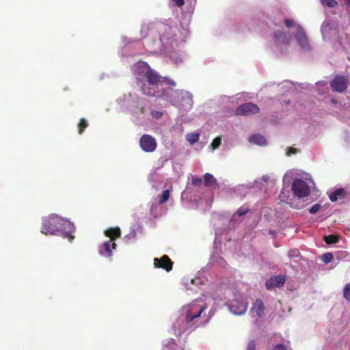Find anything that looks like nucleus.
Listing matches in <instances>:
<instances>
[{
  "label": "nucleus",
  "instance_id": "obj_40",
  "mask_svg": "<svg viewBox=\"0 0 350 350\" xmlns=\"http://www.w3.org/2000/svg\"><path fill=\"white\" fill-rule=\"evenodd\" d=\"M346 5L350 8V0H344Z\"/></svg>",
  "mask_w": 350,
  "mask_h": 350
},
{
  "label": "nucleus",
  "instance_id": "obj_16",
  "mask_svg": "<svg viewBox=\"0 0 350 350\" xmlns=\"http://www.w3.org/2000/svg\"><path fill=\"white\" fill-rule=\"evenodd\" d=\"M158 30L160 34V40H169L172 36V28L166 24H161L158 27Z\"/></svg>",
  "mask_w": 350,
  "mask_h": 350
},
{
  "label": "nucleus",
  "instance_id": "obj_41",
  "mask_svg": "<svg viewBox=\"0 0 350 350\" xmlns=\"http://www.w3.org/2000/svg\"><path fill=\"white\" fill-rule=\"evenodd\" d=\"M331 102H332V103H333V104H334V105L337 104V103H338V102H337V100H336V98H331Z\"/></svg>",
  "mask_w": 350,
  "mask_h": 350
},
{
  "label": "nucleus",
  "instance_id": "obj_14",
  "mask_svg": "<svg viewBox=\"0 0 350 350\" xmlns=\"http://www.w3.org/2000/svg\"><path fill=\"white\" fill-rule=\"evenodd\" d=\"M117 245L115 242L111 241H107L105 242L99 249V253L100 255L110 257L112 256V249L116 250Z\"/></svg>",
  "mask_w": 350,
  "mask_h": 350
},
{
  "label": "nucleus",
  "instance_id": "obj_1",
  "mask_svg": "<svg viewBox=\"0 0 350 350\" xmlns=\"http://www.w3.org/2000/svg\"><path fill=\"white\" fill-rule=\"evenodd\" d=\"M133 72L137 81H142L143 79L146 80V83L141 86V92L147 96L163 98L174 105L178 102V94L187 95L180 90H174L172 88L160 89L159 85H162V76L145 62H137L133 67Z\"/></svg>",
  "mask_w": 350,
  "mask_h": 350
},
{
  "label": "nucleus",
  "instance_id": "obj_4",
  "mask_svg": "<svg viewBox=\"0 0 350 350\" xmlns=\"http://www.w3.org/2000/svg\"><path fill=\"white\" fill-rule=\"evenodd\" d=\"M248 303L241 299L232 300L228 304L230 311L236 315L245 314L247 309Z\"/></svg>",
  "mask_w": 350,
  "mask_h": 350
},
{
  "label": "nucleus",
  "instance_id": "obj_17",
  "mask_svg": "<svg viewBox=\"0 0 350 350\" xmlns=\"http://www.w3.org/2000/svg\"><path fill=\"white\" fill-rule=\"evenodd\" d=\"M106 237H109V241L114 242V241L121 236V231L120 228H110L105 231Z\"/></svg>",
  "mask_w": 350,
  "mask_h": 350
},
{
  "label": "nucleus",
  "instance_id": "obj_21",
  "mask_svg": "<svg viewBox=\"0 0 350 350\" xmlns=\"http://www.w3.org/2000/svg\"><path fill=\"white\" fill-rule=\"evenodd\" d=\"M170 196V189H166V190L163 191L162 192L161 195H160L159 196V204H163L165 203L169 200Z\"/></svg>",
  "mask_w": 350,
  "mask_h": 350
},
{
  "label": "nucleus",
  "instance_id": "obj_11",
  "mask_svg": "<svg viewBox=\"0 0 350 350\" xmlns=\"http://www.w3.org/2000/svg\"><path fill=\"white\" fill-rule=\"evenodd\" d=\"M295 38L302 49H309L310 46H309L308 38L306 36V33L304 29L299 26L298 27V28L297 29V31L295 33Z\"/></svg>",
  "mask_w": 350,
  "mask_h": 350
},
{
  "label": "nucleus",
  "instance_id": "obj_20",
  "mask_svg": "<svg viewBox=\"0 0 350 350\" xmlns=\"http://www.w3.org/2000/svg\"><path fill=\"white\" fill-rule=\"evenodd\" d=\"M217 182L215 178L209 173H206L204 176V184L205 186L208 187Z\"/></svg>",
  "mask_w": 350,
  "mask_h": 350
},
{
  "label": "nucleus",
  "instance_id": "obj_2",
  "mask_svg": "<svg viewBox=\"0 0 350 350\" xmlns=\"http://www.w3.org/2000/svg\"><path fill=\"white\" fill-rule=\"evenodd\" d=\"M60 231L64 238L68 239L70 241L74 239L73 234L75 232V227L72 223L65 221L61 217L54 214L42 219L40 230L42 234L53 235Z\"/></svg>",
  "mask_w": 350,
  "mask_h": 350
},
{
  "label": "nucleus",
  "instance_id": "obj_32",
  "mask_svg": "<svg viewBox=\"0 0 350 350\" xmlns=\"http://www.w3.org/2000/svg\"><path fill=\"white\" fill-rule=\"evenodd\" d=\"M321 205L319 204H315L310 208L309 212L311 214H315L319 211Z\"/></svg>",
  "mask_w": 350,
  "mask_h": 350
},
{
  "label": "nucleus",
  "instance_id": "obj_37",
  "mask_svg": "<svg viewBox=\"0 0 350 350\" xmlns=\"http://www.w3.org/2000/svg\"><path fill=\"white\" fill-rule=\"evenodd\" d=\"M172 1L179 8L183 7L185 5L184 0H172Z\"/></svg>",
  "mask_w": 350,
  "mask_h": 350
},
{
  "label": "nucleus",
  "instance_id": "obj_18",
  "mask_svg": "<svg viewBox=\"0 0 350 350\" xmlns=\"http://www.w3.org/2000/svg\"><path fill=\"white\" fill-rule=\"evenodd\" d=\"M346 196V191L342 188L336 189L335 191L332 192L329 198L331 202H336L339 198H344Z\"/></svg>",
  "mask_w": 350,
  "mask_h": 350
},
{
  "label": "nucleus",
  "instance_id": "obj_28",
  "mask_svg": "<svg viewBox=\"0 0 350 350\" xmlns=\"http://www.w3.org/2000/svg\"><path fill=\"white\" fill-rule=\"evenodd\" d=\"M249 208L247 206H241L236 212V214L239 216H243L249 212Z\"/></svg>",
  "mask_w": 350,
  "mask_h": 350
},
{
  "label": "nucleus",
  "instance_id": "obj_6",
  "mask_svg": "<svg viewBox=\"0 0 350 350\" xmlns=\"http://www.w3.org/2000/svg\"><path fill=\"white\" fill-rule=\"evenodd\" d=\"M139 145L141 148L146 152H152L157 148V142L155 139L149 135H143L139 139Z\"/></svg>",
  "mask_w": 350,
  "mask_h": 350
},
{
  "label": "nucleus",
  "instance_id": "obj_25",
  "mask_svg": "<svg viewBox=\"0 0 350 350\" xmlns=\"http://www.w3.org/2000/svg\"><path fill=\"white\" fill-rule=\"evenodd\" d=\"M343 297L347 301H350V282L346 284L344 287Z\"/></svg>",
  "mask_w": 350,
  "mask_h": 350
},
{
  "label": "nucleus",
  "instance_id": "obj_19",
  "mask_svg": "<svg viewBox=\"0 0 350 350\" xmlns=\"http://www.w3.org/2000/svg\"><path fill=\"white\" fill-rule=\"evenodd\" d=\"M249 141L251 143L256 144L260 146L265 145L267 144L266 139L264 136L260 134H255L250 137Z\"/></svg>",
  "mask_w": 350,
  "mask_h": 350
},
{
  "label": "nucleus",
  "instance_id": "obj_38",
  "mask_svg": "<svg viewBox=\"0 0 350 350\" xmlns=\"http://www.w3.org/2000/svg\"><path fill=\"white\" fill-rule=\"evenodd\" d=\"M273 350H287V348L282 344H278L273 347Z\"/></svg>",
  "mask_w": 350,
  "mask_h": 350
},
{
  "label": "nucleus",
  "instance_id": "obj_9",
  "mask_svg": "<svg viewBox=\"0 0 350 350\" xmlns=\"http://www.w3.org/2000/svg\"><path fill=\"white\" fill-rule=\"evenodd\" d=\"M173 262L167 255H163L160 258H154V267L155 268H161L169 272L172 269Z\"/></svg>",
  "mask_w": 350,
  "mask_h": 350
},
{
  "label": "nucleus",
  "instance_id": "obj_13",
  "mask_svg": "<svg viewBox=\"0 0 350 350\" xmlns=\"http://www.w3.org/2000/svg\"><path fill=\"white\" fill-rule=\"evenodd\" d=\"M265 306L263 301L260 299H256L251 309L252 317L256 316L262 318L265 316Z\"/></svg>",
  "mask_w": 350,
  "mask_h": 350
},
{
  "label": "nucleus",
  "instance_id": "obj_3",
  "mask_svg": "<svg viewBox=\"0 0 350 350\" xmlns=\"http://www.w3.org/2000/svg\"><path fill=\"white\" fill-rule=\"evenodd\" d=\"M292 191L295 196L303 198L309 196L310 187L301 178H296L292 184Z\"/></svg>",
  "mask_w": 350,
  "mask_h": 350
},
{
  "label": "nucleus",
  "instance_id": "obj_29",
  "mask_svg": "<svg viewBox=\"0 0 350 350\" xmlns=\"http://www.w3.org/2000/svg\"><path fill=\"white\" fill-rule=\"evenodd\" d=\"M333 259V255L332 253H325L322 256V260L325 262V263H328L329 262H331Z\"/></svg>",
  "mask_w": 350,
  "mask_h": 350
},
{
  "label": "nucleus",
  "instance_id": "obj_15",
  "mask_svg": "<svg viewBox=\"0 0 350 350\" xmlns=\"http://www.w3.org/2000/svg\"><path fill=\"white\" fill-rule=\"evenodd\" d=\"M291 38V35L284 31L278 30L274 32V40L280 44L288 45Z\"/></svg>",
  "mask_w": 350,
  "mask_h": 350
},
{
  "label": "nucleus",
  "instance_id": "obj_34",
  "mask_svg": "<svg viewBox=\"0 0 350 350\" xmlns=\"http://www.w3.org/2000/svg\"><path fill=\"white\" fill-rule=\"evenodd\" d=\"M202 180L200 178L193 177L191 179V184L194 186H200L201 185Z\"/></svg>",
  "mask_w": 350,
  "mask_h": 350
},
{
  "label": "nucleus",
  "instance_id": "obj_36",
  "mask_svg": "<svg viewBox=\"0 0 350 350\" xmlns=\"http://www.w3.org/2000/svg\"><path fill=\"white\" fill-rule=\"evenodd\" d=\"M151 115L154 118L159 119L160 118H161L163 113L161 111H152L151 112Z\"/></svg>",
  "mask_w": 350,
  "mask_h": 350
},
{
  "label": "nucleus",
  "instance_id": "obj_35",
  "mask_svg": "<svg viewBox=\"0 0 350 350\" xmlns=\"http://www.w3.org/2000/svg\"><path fill=\"white\" fill-rule=\"evenodd\" d=\"M256 342L254 340H250L247 345V350H256Z\"/></svg>",
  "mask_w": 350,
  "mask_h": 350
},
{
  "label": "nucleus",
  "instance_id": "obj_39",
  "mask_svg": "<svg viewBox=\"0 0 350 350\" xmlns=\"http://www.w3.org/2000/svg\"><path fill=\"white\" fill-rule=\"evenodd\" d=\"M297 152V149H296L295 148H289L288 152H287V155L290 156L291 154H295Z\"/></svg>",
  "mask_w": 350,
  "mask_h": 350
},
{
  "label": "nucleus",
  "instance_id": "obj_8",
  "mask_svg": "<svg viewBox=\"0 0 350 350\" xmlns=\"http://www.w3.org/2000/svg\"><path fill=\"white\" fill-rule=\"evenodd\" d=\"M330 85L333 91L342 93L347 88L348 80L344 76L337 75L334 77Z\"/></svg>",
  "mask_w": 350,
  "mask_h": 350
},
{
  "label": "nucleus",
  "instance_id": "obj_31",
  "mask_svg": "<svg viewBox=\"0 0 350 350\" xmlns=\"http://www.w3.org/2000/svg\"><path fill=\"white\" fill-rule=\"evenodd\" d=\"M300 256V252L297 249H291L288 251V256L289 257H298Z\"/></svg>",
  "mask_w": 350,
  "mask_h": 350
},
{
  "label": "nucleus",
  "instance_id": "obj_33",
  "mask_svg": "<svg viewBox=\"0 0 350 350\" xmlns=\"http://www.w3.org/2000/svg\"><path fill=\"white\" fill-rule=\"evenodd\" d=\"M199 139V135L198 133H192L191 135V137L188 139V141L190 142V143L193 144L196 142H198Z\"/></svg>",
  "mask_w": 350,
  "mask_h": 350
},
{
  "label": "nucleus",
  "instance_id": "obj_22",
  "mask_svg": "<svg viewBox=\"0 0 350 350\" xmlns=\"http://www.w3.org/2000/svg\"><path fill=\"white\" fill-rule=\"evenodd\" d=\"M88 126V122L85 118H81L78 124V133L81 135L84 130Z\"/></svg>",
  "mask_w": 350,
  "mask_h": 350
},
{
  "label": "nucleus",
  "instance_id": "obj_30",
  "mask_svg": "<svg viewBox=\"0 0 350 350\" xmlns=\"http://www.w3.org/2000/svg\"><path fill=\"white\" fill-rule=\"evenodd\" d=\"M284 25L288 28H293L296 25V23L293 19L286 18L284 20Z\"/></svg>",
  "mask_w": 350,
  "mask_h": 350
},
{
  "label": "nucleus",
  "instance_id": "obj_7",
  "mask_svg": "<svg viewBox=\"0 0 350 350\" xmlns=\"http://www.w3.org/2000/svg\"><path fill=\"white\" fill-rule=\"evenodd\" d=\"M260 111L257 105L252 103H246L237 107L236 114L239 116H250L256 114Z\"/></svg>",
  "mask_w": 350,
  "mask_h": 350
},
{
  "label": "nucleus",
  "instance_id": "obj_24",
  "mask_svg": "<svg viewBox=\"0 0 350 350\" xmlns=\"http://www.w3.org/2000/svg\"><path fill=\"white\" fill-rule=\"evenodd\" d=\"M321 3L323 5L332 8H336L338 5L336 0H321Z\"/></svg>",
  "mask_w": 350,
  "mask_h": 350
},
{
  "label": "nucleus",
  "instance_id": "obj_10",
  "mask_svg": "<svg viewBox=\"0 0 350 350\" xmlns=\"http://www.w3.org/2000/svg\"><path fill=\"white\" fill-rule=\"evenodd\" d=\"M285 283V277L282 275L273 276L265 283L267 289L271 290L274 287H281Z\"/></svg>",
  "mask_w": 350,
  "mask_h": 350
},
{
  "label": "nucleus",
  "instance_id": "obj_5",
  "mask_svg": "<svg viewBox=\"0 0 350 350\" xmlns=\"http://www.w3.org/2000/svg\"><path fill=\"white\" fill-rule=\"evenodd\" d=\"M207 308L206 305L199 306L198 304L193 303L190 305L189 309L185 317L187 323H190L196 318H199L201 314Z\"/></svg>",
  "mask_w": 350,
  "mask_h": 350
},
{
  "label": "nucleus",
  "instance_id": "obj_26",
  "mask_svg": "<svg viewBox=\"0 0 350 350\" xmlns=\"http://www.w3.org/2000/svg\"><path fill=\"white\" fill-rule=\"evenodd\" d=\"M221 144V137L220 136L215 137L212 143L211 146L213 150L217 149Z\"/></svg>",
  "mask_w": 350,
  "mask_h": 350
},
{
  "label": "nucleus",
  "instance_id": "obj_12",
  "mask_svg": "<svg viewBox=\"0 0 350 350\" xmlns=\"http://www.w3.org/2000/svg\"><path fill=\"white\" fill-rule=\"evenodd\" d=\"M182 90L183 92L186 93L187 95L184 94H178V98H180V100H178L176 104H179L182 107H185L186 108H191L193 104L192 94L187 91Z\"/></svg>",
  "mask_w": 350,
  "mask_h": 350
},
{
  "label": "nucleus",
  "instance_id": "obj_27",
  "mask_svg": "<svg viewBox=\"0 0 350 350\" xmlns=\"http://www.w3.org/2000/svg\"><path fill=\"white\" fill-rule=\"evenodd\" d=\"M162 83L165 82L166 85H168L170 86L169 88L175 87L176 85V83L174 80L167 77H162Z\"/></svg>",
  "mask_w": 350,
  "mask_h": 350
},
{
  "label": "nucleus",
  "instance_id": "obj_23",
  "mask_svg": "<svg viewBox=\"0 0 350 350\" xmlns=\"http://www.w3.org/2000/svg\"><path fill=\"white\" fill-rule=\"evenodd\" d=\"M325 243L328 245L334 244L339 241V237L336 235L330 234L324 237Z\"/></svg>",
  "mask_w": 350,
  "mask_h": 350
}]
</instances>
